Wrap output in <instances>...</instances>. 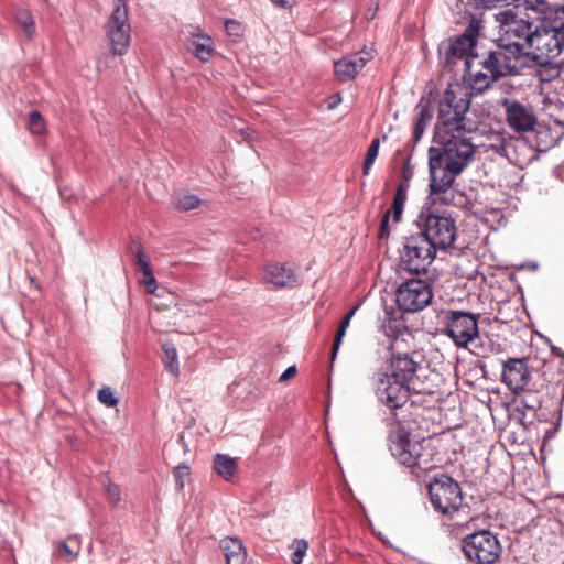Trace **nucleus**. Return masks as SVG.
<instances>
[{
	"label": "nucleus",
	"instance_id": "37",
	"mask_svg": "<svg viewBox=\"0 0 564 564\" xmlns=\"http://www.w3.org/2000/svg\"><path fill=\"white\" fill-rule=\"evenodd\" d=\"M29 130L32 134H44L46 132V122L37 110H33L29 116Z\"/></svg>",
	"mask_w": 564,
	"mask_h": 564
},
{
	"label": "nucleus",
	"instance_id": "22",
	"mask_svg": "<svg viewBox=\"0 0 564 564\" xmlns=\"http://www.w3.org/2000/svg\"><path fill=\"white\" fill-rule=\"evenodd\" d=\"M476 44H474L470 40L458 36L454 41H452L446 51H445V58L446 63L451 64L454 62L455 58H464L466 57V62L469 61V57H473L474 59L478 58L477 54H473V48Z\"/></svg>",
	"mask_w": 564,
	"mask_h": 564
},
{
	"label": "nucleus",
	"instance_id": "34",
	"mask_svg": "<svg viewBox=\"0 0 564 564\" xmlns=\"http://www.w3.org/2000/svg\"><path fill=\"white\" fill-rule=\"evenodd\" d=\"M356 310H357V307H352L351 310H349L338 326V329H337L335 338H334L333 347H332V360L335 359V357L338 352L341 340L346 334V330L350 324L352 316L355 315Z\"/></svg>",
	"mask_w": 564,
	"mask_h": 564
},
{
	"label": "nucleus",
	"instance_id": "23",
	"mask_svg": "<svg viewBox=\"0 0 564 564\" xmlns=\"http://www.w3.org/2000/svg\"><path fill=\"white\" fill-rule=\"evenodd\" d=\"M433 108L431 106L430 100H425L422 98L416 106V117L413 126V141L414 143L419 142L422 138L425 128L431 122L433 118Z\"/></svg>",
	"mask_w": 564,
	"mask_h": 564
},
{
	"label": "nucleus",
	"instance_id": "31",
	"mask_svg": "<svg viewBox=\"0 0 564 564\" xmlns=\"http://www.w3.org/2000/svg\"><path fill=\"white\" fill-rule=\"evenodd\" d=\"M162 350L166 370L177 378L180 376V365L175 346L171 341H165L162 344Z\"/></svg>",
	"mask_w": 564,
	"mask_h": 564
},
{
	"label": "nucleus",
	"instance_id": "2",
	"mask_svg": "<svg viewBox=\"0 0 564 564\" xmlns=\"http://www.w3.org/2000/svg\"><path fill=\"white\" fill-rule=\"evenodd\" d=\"M470 84L451 83L441 95L437 106V118L434 131L462 130L476 131L478 121L470 117Z\"/></svg>",
	"mask_w": 564,
	"mask_h": 564
},
{
	"label": "nucleus",
	"instance_id": "32",
	"mask_svg": "<svg viewBox=\"0 0 564 564\" xmlns=\"http://www.w3.org/2000/svg\"><path fill=\"white\" fill-rule=\"evenodd\" d=\"M15 23L22 29L25 36L31 39L35 33V22L30 11L17 9L13 14Z\"/></svg>",
	"mask_w": 564,
	"mask_h": 564
},
{
	"label": "nucleus",
	"instance_id": "1",
	"mask_svg": "<svg viewBox=\"0 0 564 564\" xmlns=\"http://www.w3.org/2000/svg\"><path fill=\"white\" fill-rule=\"evenodd\" d=\"M469 73L470 86L476 93H482L491 85L506 76H514L527 66L522 54L514 52L506 44L497 41L495 48L486 52L478 65L479 70H473V62H465Z\"/></svg>",
	"mask_w": 564,
	"mask_h": 564
},
{
	"label": "nucleus",
	"instance_id": "18",
	"mask_svg": "<svg viewBox=\"0 0 564 564\" xmlns=\"http://www.w3.org/2000/svg\"><path fill=\"white\" fill-rule=\"evenodd\" d=\"M373 57L375 51L367 46L359 52L344 56L334 63L336 78L341 83L354 79Z\"/></svg>",
	"mask_w": 564,
	"mask_h": 564
},
{
	"label": "nucleus",
	"instance_id": "38",
	"mask_svg": "<svg viewBox=\"0 0 564 564\" xmlns=\"http://www.w3.org/2000/svg\"><path fill=\"white\" fill-rule=\"evenodd\" d=\"M482 29V20L480 18L471 17L462 36L470 40L474 44L477 42L480 30Z\"/></svg>",
	"mask_w": 564,
	"mask_h": 564
},
{
	"label": "nucleus",
	"instance_id": "26",
	"mask_svg": "<svg viewBox=\"0 0 564 564\" xmlns=\"http://www.w3.org/2000/svg\"><path fill=\"white\" fill-rule=\"evenodd\" d=\"M544 111L556 126L564 128V93L556 97H546Z\"/></svg>",
	"mask_w": 564,
	"mask_h": 564
},
{
	"label": "nucleus",
	"instance_id": "15",
	"mask_svg": "<svg viewBox=\"0 0 564 564\" xmlns=\"http://www.w3.org/2000/svg\"><path fill=\"white\" fill-rule=\"evenodd\" d=\"M429 169L431 194L437 195L440 200L448 204L449 196H452V185L462 171H455L448 162L433 154V150H430Z\"/></svg>",
	"mask_w": 564,
	"mask_h": 564
},
{
	"label": "nucleus",
	"instance_id": "3",
	"mask_svg": "<svg viewBox=\"0 0 564 564\" xmlns=\"http://www.w3.org/2000/svg\"><path fill=\"white\" fill-rule=\"evenodd\" d=\"M389 451L401 465L417 477L435 469L440 462L430 441H412L410 434L401 426L390 434Z\"/></svg>",
	"mask_w": 564,
	"mask_h": 564
},
{
	"label": "nucleus",
	"instance_id": "41",
	"mask_svg": "<svg viewBox=\"0 0 564 564\" xmlns=\"http://www.w3.org/2000/svg\"><path fill=\"white\" fill-rule=\"evenodd\" d=\"M105 489H106V496H107L108 501L112 506H117L119 503V501L121 500V492H120L119 486L117 484L112 482L110 479H108V481L105 486Z\"/></svg>",
	"mask_w": 564,
	"mask_h": 564
},
{
	"label": "nucleus",
	"instance_id": "20",
	"mask_svg": "<svg viewBox=\"0 0 564 564\" xmlns=\"http://www.w3.org/2000/svg\"><path fill=\"white\" fill-rule=\"evenodd\" d=\"M263 281L276 288H293L299 284L293 269L281 263L265 264L263 267Z\"/></svg>",
	"mask_w": 564,
	"mask_h": 564
},
{
	"label": "nucleus",
	"instance_id": "48",
	"mask_svg": "<svg viewBox=\"0 0 564 564\" xmlns=\"http://www.w3.org/2000/svg\"><path fill=\"white\" fill-rule=\"evenodd\" d=\"M473 3L477 7V8H480V7H484V8H487V7H490L492 6L495 2H497L498 0H471Z\"/></svg>",
	"mask_w": 564,
	"mask_h": 564
},
{
	"label": "nucleus",
	"instance_id": "33",
	"mask_svg": "<svg viewBox=\"0 0 564 564\" xmlns=\"http://www.w3.org/2000/svg\"><path fill=\"white\" fill-rule=\"evenodd\" d=\"M202 200L194 194L184 192L174 196L173 205L177 210L189 212L200 206Z\"/></svg>",
	"mask_w": 564,
	"mask_h": 564
},
{
	"label": "nucleus",
	"instance_id": "7",
	"mask_svg": "<svg viewBox=\"0 0 564 564\" xmlns=\"http://www.w3.org/2000/svg\"><path fill=\"white\" fill-rule=\"evenodd\" d=\"M496 19L500 23L498 41L522 54L523 58L527 59L534 32L532 24L519 18L511 9L499 12Z\"/></svg>",
	"mask_w": 564,
	"mask_h": 564
},
{
	"label": "nucleus",
	"instance_id": "35",
	"mask_svg": "<svg viewBox=\"0 0 564 564\" xmlns=\"http://www.w3.org/2000/svg\"><path fill=\"white\" fill-rule=\"evenodd\" d=\"M538 148L542 151L553 148L560 139V134L553 135L547 127L539 124L535 128Z\"/></svg>",
	"mask_w": 564,
	"mask_h": 564
},
{
	"label": "nucleus",
	"instance_id": "46",
	"mask_svg": "<svg viewBox=\"0 0 564 564\" xmlns=\"http://www.w3.org/2000/svg\"><path fill=\"white\" fill-rule=\"evenodd\" d=\"M296 371L297 370H296L295 366H291V367L286 368V370L280 376L279 382H286L290 379L294 378L296 375Z\"/></svg>",
	"mask_w": 564,
	"mask_h": 564
},
{
	"label": "nucleus",
	"instance_id": "25",
	"mask_svg": "<svg viewBox=\"0 0 564 564\" xmlns=\"http://www.w3.org/2000/svg\"><path fill=\"white\" fill-rule=\"evenodd\" d=\"M135 263L140 267L144 274L142 283L145 285V290L149 294H153L156 289V280L152 272L149 260L147 259L143 248L140 243L137 245Z\"/></svg>",
	"mask_w": 564,
	"mask_h": 564
},
{
	"label": "nucleus",
	"instance_id": "43",
	"mask_svg": "<svg viewBox=\"0 0 564 564\" xmlns=\"http://www.w3.org/2000/svg\"><path fill=\"white\" fill-rule=\"evenodd\" d=\"M390 210H387L381 219L379 227V239H387L390 236V226H389Z\"/></svg>",
	"mask_w": 564,
	"mask_h": 564
},
{
	"label": "nucleus",
	"instance_id": "36",
	"mask_svg": "<svg viewBox=\"0 0 564 564\" xmlns=\"http://www.w3.org/2000/svg\"><path fill=\"white\" fill-rule=\"evenodd\" d=\"M379 145H380L379 138L372 139V141L367 150L364 165H362V174L364 175H368L370 173V169L373 165V163L378 156Z\"/></svg>",
	"mask_w": 564,
	"mask_h": 564
},
{
	"label": "nucleus",
	"instance_id": "40",
	"mask_svg": "<svg viewBox=\"0 0 564 564\" xmlns=\"http://www.w3.org/2000/svg\"><path fill=\"white\" fill-rule=\"evenodd\" d=\"M98 401L108 408H113L119 402L118 398L109 387L101 388L98 391Z\"/></svg>",
	"mask_w": 564,
	"mask_h": 564
},
{
	"label": "nucleus",
	"instance_id": "13",
	"mask_svg": "<svg viewBox=\"0 0 564 564\" xmlns=\"http://www.w3.org/2000/svg\"><path fill=\"white\" fill-rule=\"evenodd\" d=\"M105 30L112 54H126L131 41V28L124 0H115L113 11L108 18Z\"/></svg>",
	"mask_w": 564,
	"mask_h": 564
},
{
	"label": "nucleus",
	"instance_id": "29",
	"mask_svg": "<svg viewBox=\"0 0 564 564\" xmlns=\"http://www.w3.org/2000/svg\"><path fill=\"white\" fill-rule=\"evenodd\" d=\"M409 187L410 185H406L405 183H399L397 186L391 208L389 209L394 223H399L401 220L404 204L408 199Z\"/></svg>",
	"mask_w": 564,
	"mask_h": 564
},
{
	"label": "nucleus",
	"instance_id": "5",
	"mask_svg": "<svg viewBox=\"0 0 564 564\" xmlns=\"http://www.w3.org/2000/svg\"><path fill=\"white\" fill-rule=\"evenodd\" d=\"M474 131L438 130L434 131V142L440 147L431 148L433 154L448 162L455 171H463L471 161L475 145L468 134Z\"/></svg>",
	"mask_w": 564,
	"mask_h": 564
},
{
	"label": "nucleus",
	"instance_id": "21",
	"mask_svg": "<svg viewBox=\"0 0 564 564\" xmlns=\"http://www.w3.org/2000/svg\"><path fill=\"white\" fill-rule=\"evenodd\" d=\"M220 549L227 564H250L247 549L238 538L226 536L220 541Z\"/></svg>",
	"mask_w": 564,
	"mask_h": 564
},
{
	"label": "nucleus",
	"instance_id": "9",
	"mask_svg": "<svg viewBox=\"0 0 564 564\" xmlns=\"http://www.w3.org/2000/svg\"><path fill=\"white\" fill-rule=\"evenodd\" d=\"M462 549L467 560L475 564H495L502 552L498 538L488 530L466 535Z\"/></svg>",
	"mask_w": 564,
	"mask_h": 564
},
{
	"label": "nucleus",
	"instance_id": "12",
	"mask_svg": "<svg viewBox=\"0 0 564 564\" xmlns=\"http://www.w3.org/2000/svg\"><path fill=\"white\" fill-rule=\"evenodd\" d=\"M443 324V334L460 348H466L479 335L477 316L468 312L449 310L444 313Z\"/></svg>",
	"mask_w": 564,
	"mask_h": 564
},
{
	"label": "nucleus",
	"instance_id": "16",
	"mask_svg": "<svg viewBox=\"0 0 564 564\" xmlns=\"http://www.w3.org/2000/svg\"><path fill=\"white\" fill-rule=\"evenodd\" d=\"M398 306L409 313H414L427 306L433 297L431 286L423 280L411 279L403 282L397 290Z\"/></svg>",
	"mask_w": 564,
	"mask_h": 564
},
{
	"label": "nucleus",
	"instance_id": "49",
	"mask_svg": "<svg viewBox=\"0 0 564 564\" xmlns=\"http://www.w3.org/2000/svg\"><path fill=\"white\" fill-rule=\"evenodd\" d=\"M563 564H564V562H563Z\"/></svg>",
	"mask_w": 564,
	"mask_h": 564
},
{
	"label": "nucleus",
	"instance_id": "10",
	"mask_svg": "<svg viewBox=\"0 0 564 564\" xmlns=\"http://www.w3.org/2000/svg\"><path fill=\"white\" fill-rule=\"evenodd\" d=\"M436 250L422 236L406 237L400 250V267L411 274L426 273L435 259Z\"/></svg>",
	"mask_w": 564,
	"mask_h": 564
},
{
	"label": "nucleus",
	"instance_id": "8",
	"mask_svg": "<svg viewBox=\"0 0 564 564\" xmlns=\"http://www.w3.org/2000/svg\"><path fill=\"white\" fill-rule=\"evenodd\" d=\"M420 223L422 236L436 250H447L453 247L457 237L455 219L447 215L421 213Z\"/></svg>",
	"mask_w": 564,
	"mask_h": 564
},
{
	"label": "nucleus",
	"instance_id": "6",
	"mask_svg": "<svg viewBox=\"0 0 564 564\" xmlns=\"http://www.w3.org/2000/svg\"><path fill=\"white\" fill-rule=\"evenodd\" d=\"M502 382L513 392L524 391L523 404L528 409L541 406L540 400H531L533 393H542L547 390L545 379L541 382H532L531 371L524 358H509L502 365Z\"/></svg>",
	"mask_w": 564,
	"mask_h": 564
},
{
	"label": "nucleus",
	"instance_id": "17",
	"mask_svg": "<svg viewBox=\"0 0 564 564\" xmlns=\"http://www.w3.org/2000/svg\"><path fill=\"white\" fill-rule=\"evenodd\" d=\"M508 127L518 133L535 131L539 126L534 108L517 99L506 98L501 101Z\"/></svg>",
	"mask_w": 564,
	"mask_h": 564
},
{
	"label": "nucleus",
	"instance_id": "4",
	"mask_svg": "<svg viewBox=\"0 0 564 564\" xmlns=\"http://www.w3.org/2000/svg\"><path fill=\"white\" fill-rule=\"evenodd\" d=\"M404 336L413 340L410 334L401 333L397 334L390 344V372L388 373L409 384L415 394H432L433 387L427 381L425 375L426 367L422 365V361L415 359L416 356H419L415 351L409 352L404 350V344L406 341Z\"/></svg>",
	"mask_w": 564,
	"mask_h": 564
},
{
	"label": "nucleus",
	"instance_id": "11",
	"mask_svg": "<svg viewBox=\"0 0 564 564\" xmlns=\"http://www.w3.org/2000/svg\"><path fill=\"white\" fill-rule=\"evenodd\" d=\"M433 508L442 514L458 511L463 503V494L457 481L447 475H440L427 486Z\"/></svg>",
	"mask_w": 564,
	"mask_h": 564
},
{
	"label": "nucleus",
	"instance_id": "28",
	"mask_svg": "<svg viewBox=\"0 0 564 564\" xmlns=\"http://www.w3.org/2000/svg\"><path fill=\"white\" fill-rule=\"evenodd\" d=\"M539 65L538 76L541 82L549 83L556 80L561 74V62L556 58L547 61H534Z\"/></svg>",
	"mask_w": 564,
	"mask_h": 564
},
{
	"label": "nucleus",
	"instance_id": "45",
	"mask_svg": "<svg viewBox=\"0 0 564 564\" xmlns=\"http://www.w3.org/2000/svg\"><path fill=\"white\" fill-rule=\"evenodd\" d=\"M401 176L402 181L400 183H405L406 185H409V182L413 176V169L410 164V156L406 159L402 166Z\"/></svg>",
	"mask_w": 564,
	"mask_h": 564
},
{
	"label": "nucleus",
	"instance_id": "44",
	"mask_svg": "<svg viewBox=\"0 0 564 564\" xmlns=\"http://www.w3.org/2000/svg\"><path fill=\"white\" fill-rule=\"evenodd\" d=\"M225 29L230 36H239L242 33L241 24L236 20H226Z\"/></svg>",
	"mask_w": 564,
	"mask_h": 564
},
{
	"label": "nucleus",
	"instance_id": "42",
	"mask_svg": "<svg viewBox=\"0 0 564 564\" xmlns=\"http://www.w3.org/2000/svg\"><path fill=\"white\" fill-rule=\"evenodd\" d=\"M174 476L178 488L184 487V479L189 476V467L186 465H178L174 468Z\"/></svg>",
	"mask_w": 564,
	"mask_h": 564
},
{
	"label": "nucleus",
	"instance_id": "27",
	"mask_svg": "<svg viewBox=\"0 0 564 564\" xmlns=\"http://www.w3.org/2000/svg\"><path fill=\"white\" fill-rule=\"evenodd\" d=\"M237 460L226 454H217L214 457V470L225 480H230L237 473Z\"/></svg>",
	"mask_w": 564,
	"mask_h": 564
},
{
	"label": "nucleus",
	"instance_id": "39",
	"mask_svg": "<svg viewBox=\"0 0 564 564\" xmlns=\"http://www.w3.org/2000/svg\"><path fill=\"white\" fill-rule=\"evenodd\" d=\"M291 549L293 550L291 560L293 564H301L304 555L308 549V542L306 540H294L291 544Z\"/></svg>",
	"mask_w": 564,
	"mask_h": 564
},
{
	"label": "nucleus",
	"instance_id": "47",
	"mask_svg": "<svg viewBox=\"0 0 564 564\" xmlns=\"http://www.w3.org/2000/svg\"><path fill=\"white\" fill-rule=\"evenodd\" d=\"M275 7L282 8V9H291L293 6H295L296 0H270Z\"/></svg>",
	"mask_w": 564,
	"mask_h": 564
},
{
	"label": "nucleus",
	"instance_id": "24",
	"mask_svg": "<svg viewBox=\"0 0 564 564\" xmlns=\"http://www.w3.org/2000/svg\"><path fill=\"white\" fill-rule=\"evenodd\" d=\"M187 47L202 62H207L214 54V42L208 35H193L187 42Z\"/></svg>",
	"mask_w": 564,
	"mask_h": 564
},
{
	"label": "nucleus",
	"instance_id": "14",
	"mask_svg": "<svg viewBox=\"0 0 564 564\" xmlns=\"http://www.w3.org/2000/svg\"><path fill=\"white\" fill-rule=\"evenodd\" d=\"M373 387L378 400L391 412L403 408L409 401L411 392H413L409 384L388 372H378L375 377Z\"/></svg>",
	"mask_w": 564,
	"mask_h": 564
},
{
	"label": "nucleus",
	"instance_id": "19",
	"mask_svg": "<svg viewBox=\"0 0 564 564\" xmlns=\"http://www.w3.org/2000/svg\"><path fill=\"white\" fill-rule=\"evenodd\" d=\"M488 143H485L486 151L492 150L495 153L507 158L511 163L516 165H522L524 163L517 153L518 148L527 149L525 144L521 141H513L506 139L502 134L495 133L488 139Z\"/></svg>",
	"mask_w": 564,
	"mask_h": 564
},
{
	"label": "nucleus",
	"instance_id": "30",
	"mask_svg": "<svg viewBox=\"0 0 564 564\" xmlns=\"http://www.w3.org/2000/svg\"><path fill=\"white\" fill-rule=\"evenodd\" d=\"M80 552V541L76 535L68 536L62 541L56 549V554L66 562L77 557Z\"/></svg>",
	"mask_w": 564,
	"mask_h": 564
}]
</instances>
